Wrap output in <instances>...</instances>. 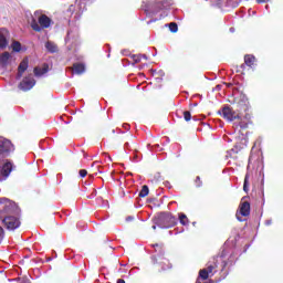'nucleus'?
Wrapping results in <instances>:
<instances>
[{
  "instance_id": "23",
  "label": "nucleus",
  "mask_w": 283,
  "mask_h": 283,
  "mask_svg": "<svg viewBox=\"0 0 283 283\" xmlns=\"http://www.w3.org/2000/svg\"><path fill=\"white\" fill-rule=\"evenodd\" d=\"M243 191H245V193H249V174H247L244 178Z\"/></svg>"
},
{
  "instance_id": "21",
  "label": "nucleus",
  "mask_w": 283,
  "mask_h": 283,
  "mask_svg": "<svg viewBox=\"0 0 283 283\" xmlns=\"http://www.w3.org/2000/svg\"><path fill=\"white\" fill-rule=\"evenodd\" d=\"M11 48H12L13 52H21V42L13 41L11 44Z\"/></svg>"
},
{
  "instance_id": "27",
  "label": "nucleus",
  "mask_w": 283,
  "mask_h": 283,
  "mask_svg": "<svg viewBox=\"0 0 283 283\" xmlns=\"http://www.w3.org/2000/svg\"><path fill=\"white\" fill-rule=\"evenodd\" d=\"M3 238H6V232L3 231V228L0 227V244L3 242Z\"/></svg>"
},
{
  "instance_id": "33",
  "label": "nucleus",
  "mask_w": 283,
  "mask_h": 283,
  "mask_svg": "<svg viewBox=\"0 0 283 283\" xmlns=\"http://www.w3.org/2000/svg\"><path fill=\"white\" fill-rule=\"evenodd\" d=\"M239 127H241V129H247L248 125L244 123H239Z\"/></svg>"
},
{
  "instance_id": "35",
  "label": "nucleus",
  "mask_w": 283,
  "mask_h": 283,
  "mask_svg": "<svg viewBox=\"0 0 283 283\" xmlns=\"http://www.w3.org/2000/svg\"><path fill=\"white\" fill-rule=\"evenodd\" d=\"M269 0H256V3H266Z\"/></svg>"
},
{
  "instance_id": "10",
  "label": "nucleus",
  "mask_w": 283,
  "mask_h": 283,
  "mask_svg": "<svg viewBox=\"0 0 283 283\" xmlns=\"http://www.w3.org/2000/svg\"><path fill=\"white\" fill-rule=\"evenodd\" d=\"M12 171V164L10 161H6V158L0 159V176H4L8 178Z\"/></svg>"
},
{
  "instance_id": "20",
  "label": "nucleus",
  "mask_w": 283,
  "mask_h": 283,
  "mask_svg": "<svg viewBox=\"0 0 283 283\" xmlns=\"http://www.w3.org/2000/svg\"><path fill=\"white\" fill-rule=\"evenodd\" d=\"M147 196H149V187L143 186L139 192V198H147Z\"/></svg>"
},
{
  "instance_id": "29",
  "label": "nucleus",
  "mask_w": 283,
  "mask_h": 283,
  "mask_svg": "<svg viewBox=\"0 0 283 283\" xmlns=\"http://www.w3.org/2000/svg\"><path fill=\"white\" fill-rule=\"evenodd\" d=\"M134 61L135 63H140V61H143V55H135Z\"/></svg>"
},
{
  "instance_id": "2",
  "label": "nucleus",
  "mask_w": 283,
  "mask_h": 283,
  "mask_svg": "<svg viewBox=\"0 0 283 283\" xmlns=\"http://www.w3.org/2000/svg\"><path fill=\"white\" fill-rule=\"evenodd\" d=\"M156 224L159 229H171V227L178 224V219L169 212H161L156 220Z\"/></svg>"
},
{
  "instance_id": "28",
  "label": "nucleus",
  "mask_w": 283,
  "mask_h": 283,
  "mask_svg": "<svg viewBox=\"0 0 283 283\" xmlns=\"http://www.w3.org/2000/svg\"><path fill=\"white\" fill-rule=\"evenodd\" d=\"M164 264H166V266H163L164 271H166V269H171V265H169V260L164 259Z\"/></svg>"
},
{
  "instance_id": "37",
  "label": "nucleus",
  "mask_w": 283,
  "mask_h": 283,
  "mask_svg": "<svg viewBox=\"0 0 283 283\" xmlns=\"http://www.w3.org/2000/svg\"><path fill=\"white\" fill-rule=\"evenodd\" d=\"M117 283H125V280L119 279V280H117Z\"/></svg>"
},
{
  "instance_id": "13",
  "label": "nucleus",
  "mask_w": 283,
  "mask_h": 283,
  "mask_svg": "<svg viewBox=\"0 0 283 283\" xmlns=\"http://www.w3.org/2000/svg\"><path fill=\"white\" fill-rule=\"evenodd\" d=\"M12 55L9 52H4L0 55V67H8L10 65V61Z\"/></svg>"
},
{
  "instance_id": "8",
  "label": "nucleus",
  "mask_w": 283,
  "mask_h": 283,
  "mask_svg": "<svg viewBox=\"0 0 283 283\" xmlns=\"http://www.w3.org/2000/svg\"><path fill=\"white\" fill-rule=\"evenodd\" d=\"M3 224L8 229V231H14L21 227V221L17 217H6L3 219Z\"/></svg>"
},
{
  "instance_id": "24",
  "label": "nucleus",
  "mask_w": 283,
  "mask_h": 283,
  "mask_svg": "<svg viewBox=\"0 0 283 283\" xmlns=\"http://www.w3.org/2000/svg\"><path fill=\"white\" fill-rule=\"evenodd\" d=\"M169 30H170V32H174V33L178 32V24L175 22L170 23Z\"/></svg>"
},
{
  "instance_id": "32",
  "label": "nucleus",
  "mask_w": 283,
  "mask_h": 283,
  "mask_svg": "<svg viewBox=\"0 0 283 283\" xmlns=\"http://www.w3.org/2000/svg\"><path fill=\"white\" fill-rule=\"evenodd\" d=\"M196 185L197 187H201L202 182L200 181V177H197Z\"/></svg>"
},
{
  "instance_id": "42",
  "label": "nucleus",
  "mask_w": 283,
  "mask_h": 283,
  "mask_svg": "<svg viewBox=\"0 0 283 283\" xmlns=\"http://www.w3.org/2000/svg\"><path fill=\"white\" fill-rule=\"evenodd\" d=\"M153 229L156 230V226H153Z\"/></svg>"
},
{
  "instance_id": "34",
  "label": "nucleus",
  "mask_w": 283,
  "mask_h": 283,
  "mask_svg": "<svg viewBox=\"0 0 283 283\" xmlns=\"http://www.w3.org/2000/svg\"><path fill=\"white\" fill-rule=\"evenodd\" d=\"M232 151H235V150H234V149L228 150V151H227V155H226V158L231 157V153H232Z\"/></svg>"
},
{
  "instance_id": "5",
  "label": "nucleus",
  "mask_w": 283,
  "mask_h": 283,
  "mask_svg": "<svg viewBox=\"0 0 283 283\" xmlns=\"http://www.w3.org/2000/svg\"><path fill=\"white\" fill-rule=\"evenodd\" d=\"M218 114L222 116V118H226V120H229V123H233V120L240 118V115L229 106H224L221 111H218Z\"/></svg>"
},
{
  "instance_id": "14",
  "label": "nucleus",
  "mask_w": 283,
  "mask_h": 283,
  "mask_svg": "<svg viewBox=\"0 0 283 283\" xmlns=\"http://www.w3.org/2000/svg\"><path fill=\"white\" fill-rule=\"evenodd\" d=\"M28 70V59H23L21 63L18 66V74H17V80H21L23 76V73Z\"/></svg>"
},
{
  "instance_id": "16",
  "label": "nucleus",
  "mask_w": 283,
  "mask_h": 283,
  "mask_svg": "<svg viewBox=\"0 0 283 283\" xmlns=\"http://www.w3.org/2000/svg\"><path fill=\"white\" fill-rule=\"evenodd\" d=\"M244 63H245V65H248V67H253V63H255V56L245 55L244 56Z\"/></svg>"
},
{
  "instance_id": "9",
  "label": "nucleus",
  "mask_w": 283,
  "mask_h": 283,
  "mask_svg": "<svg viewBox=\"0 0 283 283\" xmlns=\"http://www.w3.org/2000/svg\"><path fill=\"white\" fill-rule=\"evenodd\" d=\"M15 203L8 198H0V213H10L14 211Z\"/></svg>"
},
{
  "instance_id": "22",
  "label": "nucleus",
  "mask_w": 283,
  "mask_h": 283,
  "mask_svg": "<svg viewBox=\"0 0 283 283\" xmlns=\"http://www.w3.org/2000/svg\"><path fill=\"white\" fill-rule=\"evenodd\" d=\"M154 247H156L155 251L156 253H158L159 260H163V255H165V250H163V247H160L159 244H155Z\"/></svg>"
},
{
  "instance_id": "12",
  "label": "nucleus",
  "mask_w": 283,
  "mask_h": 283,
  "mask_svg": "<svg viewBox=\"0 0 283 283\" xmlns=\"http://www.w3.org/2000/svg\"><path fill=\"white\" fill-rule=\"evenodd\" d=\"M8 48V30L0 29V50Z\"/></svg>"
},
{
  "instance_id": "36",
  "label": "nucleus",
  "mask_w": 283,
  "mask_h": 283,
  "mask_svg": "<svg viewBox=\"0 0 283 283\" xmlns=\"http://www.w3.org/2000/svg\"><path fill=\"white\" fill-rule=\"evenodd\" d=\"M237 219L239 220V222H242V219L240 218V214L237 213Z\"/></svg>"
},
{
  "instance_id": "4",
  "label": "nucleus",
  "mask_w": 283,
  "mask_h": 283,
  "mask_svg": "<svg viewBox=\"0 0 283 283\" xmlns=\"http://www.w3.org/2000/svg\"><path fill=\"white\" fill-rule=\"evenodd\" d=\"M14 151V145L10 139L0 136V159L8 158Z\"/></svg>"
},
{
  "instance_id": "17",
  "label": "nucleus",
  "mask_w": 283,
  "mask_h": 283,
  "mask_svg": "<svg viewBox=\"0 0 283 283\" xmlns=\"http://www.w3.org/2000/svg\"><path fill=\"white\" fill-rule=\"evenodd\" d=\"M45 48L48 52H51L52 54L57 51L56 44H54V42H46Z\"/></svg>"
},
{
  "instance_id": "19",
  "label": "nucleus",
  "mask_w": 283,
  "mask_h": 283,
  "mask_svg": "<svg viewBox=\"0 0 283 283\" xmlns=\"http://www.w3.org/2000/svg\"><path fill=\"white\" fill-rule=\"evenodd\" d=\"M43 74H48V69L43 67H35L34 69V75L35 76H43Z\"/></svg>"
},
{
  "instance_id": "3",
  "label": "nucleus",
  "mask_w": 283,
  "mask_h": 283,
  "mask_svg": "<svg viewBox=\"0 0 283 283\" xmlns=\"http://www.w3.org/2000/svg\"><path fill=\"white\" fill-rule=\"evenodd\" d=\"M50 25H52V19L45 14L39 17V22H36V20H32L31 22V28L35 32H41V30L50 28Z\"/></svg>"
},
{
  "instance_id": "6",
  "label": "nucleus",
  "mask_w": 283,
  "mask_h": 283,
  "mask_svg": "<svg viewBox=\"0 0 283 283\" xmlns=\"http://www.w3.org/2000/svg\"><path fill=\"white\" fill-rule=\"evenodd\" d=\"M216 269H218L216 261L209 262L207 269L200 270L199 277H201V280H208L213 275V273H216Z\"/></svg>"
},
{
  "instance_id": "7",
  "label": "nucleus",
  "mask_w": 283,
  "mask_h": 283,
  "mask_svg": "<svg viewBox=\"0 0 283 283\" xmlns=\"http://www.w3.org/2000/svg\"><path fill=\"white\" fill-rule=\"evenodd\" d=\"M36 85V81L32 75H29L22 80L19 84V90H22V92H30L32 87Z\"/></svg>"
},
{
  "instance_id": "25",
  "label": "nucleus",
  "mask_w": 283,
  "mask_h": 283,
  "mask_svg": "<svg viewBox=\"0 0 283 283\" xmlns=\"http://www.w3.org/2000/svg\"><path fill=\"white\" fill-rule=\"evenodd\" d=\"M184 118L187 122L191 120V113L189 111L184 112Z\"/></svg>"
},
{
  "instance_id": "1",
  "label": "nucleus",
  "mask_w": 283,
  "mask_h": 283,
  "mask_svg": "<svg viewBox=\"0 0 283 283\" xmlns=\"http://www.w3.org/2000/svg\"><path fill=\"white\" fill-rule=\"evenodd\" d=\"M174 6L172 0H156L155 3H153L151 0L143 1L142 10L146 12L147 17H156L160 10H167Z\"/></svg>"
},
{
  "instance_id": "38",
  "label": "nucleus",
  "mask_w": 283,
  "mask_h": 283,
  "mask_svg": "<svg viewBox=\"0 0 283 283\" xmlns=\"http://www.w3.org/2000/svg\"><path fill=\"white\" fill-rule=\"evenodd\" d=\"M124 128L129 129V124H124Z\"/></svg>"
},
{
  "instance_id": "11",
  "label": "nucleus",
  "mask_w": 283,
  "mask_h": 283,
  "mask_svg": "<svg viewBox=\"0 0 283 283\" xmlns=\"http://www.w3.org/2000/svg\"><path fill=\"white\" fill-rule=\"evenodd\" d=\"M242 200L243 201L240 205V214L247 218V216H250L251 213V203H249V201H244V198Z\"/></svg>"
},
{
  "instance_id": "39",
  "label": "nucleus",
  "mask_w": 283,
  "mask_h": 283,
  "mask_svg": "<svg viewBox=\"0 0 283 283\" xmlns=\"http://www.w3.org/2000/svg\"><path fill=\"white\" fill-rule=\"evenodd\" d=\"M230 32H235V29L234 28H230Z\"/></svg>"
},
{
  "instance_id": "43",
  "label": "nucleus",
  "mask_w": 283,
  "mask_h": 283,
  "mask_svg": "<svg viewBox=\"0 0 283 283\" xmlns=\"http://www.w3.org/2000/svg\"><path fill=\"white\" fill-rule=\"evenodd\" d=\"M95 164H96V163H93V164H92V167H94Z\"/></svg>"
},
{
  "instance_id": "30",
  "label": "nucleus",
  "mask_w": 283,
  "mask_h": 283,
  "mask_svg": "<svg viewBox=\"0 0 283 283\" xmlns=\"http://www.w3.org/2000/svg\"><path fill=\"white\" fill-rule=\"evenodd\" d=\"M72 31H69L67 32V35H66V39H65V41H66V43L69 42V41H72Z\"/></svg>"
},
{
  "instance_id": "40",
  "label": "nucleus",
  "mask_w": 283,
  "mask_h": 283,
  "mask_svg": "<svg viewBox=\"0 0 283 283\" xmlns=\"http://www.w3.org/2000/svg\"><path fill=\"white\" fill-rule=\"evenodd\" d=\"M265 224H268V226L271 224V220H268V221L265 222Z\"/></svg>"
},
{
  "instance_id": "18",
  "label": "nucleus",
  "mask_w": 283,
  "mask_h": 283,
  "mask_svg": "<svg viewBox=\"0 0 283 283\" xmlns=\"http://www.w3.org/2000/svg\"><path fill=\"white\" fill-rule=\"evenodd\" d=\"M179 222L182 224V227L189 226V219L187 218V214L179 213Z\"/></svg>"
},
{
  "instance_id": "41",
  "label": "nucleus",
  "mask_w": 283,
  "mask_h": 283,
  "mask_svg": "<svg viewBox=\"0 0 283 283\" xmlns=\"http://www.w3.org/2000/svg\"><path fill=\"white\" fill-rule=\"evenodd\" d=\"M142 59H145V60H147V55H142Z\"/></svg>"
},
{
  "instance_id": "26",
  "label": "nucleus",
  "mask_w": 283,
  "mask_h": 283,
  "mask_svg": "<svg viewBox=\"0 0 283 283\" xmlns=\"http://www.w3.org/2000/svg\"><path fill=\"white\" fill-rule=\"evenodd\" d=\"M164 17H167V14H160L159 18L148 21L147 24L149 25V23H155V21H160V19H164Z\"/></svg>"
},
{
  "instance_id": "15",
  "label": "nucleus",
  "mask_w": 283,
  "mask_h": 283,
  "mask_svg": "<svg viewBox=\"0 0 283 283\" xmlns=\"http://www.w3.org/2000/svg\"><path fill=\"white\" fill-rule=\"evenodd\" d=\"M83 72H85V64L75 63L73 65V73L74 74H83Z\"/></svg>"
},
{
  "instance_id": "31",
  "label": "nucleus",
  "mask_w": 283,
  "mask_h": 283,
  "mask_svg": "<svg viewBox=\"0 0 283 283\" xmlns=\"http://www.w3.org/2000/svg\"><path fill=\"white\" fill-rule=\"evenodd\" d=\"M80 176L81 178H85V176H87V170L85 169L80 170Z\"/></svg>"
}]
</instances>
